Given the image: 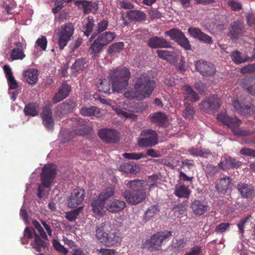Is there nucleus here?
<instances>
[{"label": "nucleus", "instance_id": "18", "mask_svg": "<svg viewBox=\"0 0 255 255\" xmlns=\"http://www.w3.org/2000/svg\"><path fill=\"white\" fill-rule=\"evenodd\" d=\"M245 32L243 22L237 20L233 22L230 27L229 35L233 40L240 38Z\"/></svg>", "mask_w": 255, "mask_h": 255}, {"label": "nucleus", "instance_id": "34", "mask_svg": "<svg viewBox=\"0 0 255 255\" xmlns=\"http://www.w3.org/2000/svg\"><path fill=\"white\" fill-rule=\"evenodd\" d=\"M145 13L140 10H129L127 12V16L131 20L140 21L145 18Z\"/></svg>", "mask_w": 255, "mask_h": 255}, {"label": "nucleus", "instance_id": "55", "mask_svg": "<svg viewBox=\"0 0 255 255\" xmlns=\"http://www.w3.org/2000/svg\"><path fill=\"white\" fill-rule=\"evenodd\" d=\"M79 214V210L78 209L71 211L66 213L65 217L70 221H75Z\"/></svg>", "mask_w": 255, "mask_h": 255}, {"label": "nucleus", "instance_id": "27", "mask_svg": "<svg viewBox=\"0 0 255 255\" xmlns=\"http://www.w3.org/2000/svg\"><path fill=\"white\" fill-rule=\"evenodd\" d=\"M95 26L94 19L92 17L89 16L82 22V31L84 34L88 37L92 34Z\"/></svg>", "mask_w": 255, "mask_h": 255}, {"label": "nucleus", "instance_id": "64", "mask_svg": "<svg viewBox=\"0 0 255 255\" xmlns=\"http://www.w3.org/2000/svg\"><path fill=\"white\" fill-rule=\"evenodd\" d=\"M149 17L151 19H159L161 17V13L157 9H153L149 12Z\"/></svg>", "mask_w": 255, "mask_h": 255}, {"label": "nucleus", "instance_id": "41", "mask_svg": "<svg viewBox=\"0 0 255 255\" xmlns=\"http://www.w3.org/2000/svg\"><path fill=\"white\" fill-rule=\"evenodd\" d=\"M157 56L161 59L167 61H170L174 59V52L166 50H157Z\"/></svg>", "mask_w": 255, "mask_h": 255}, {"label": "nucleus", "instance_id": "12", "mask_svg": "<svg viewBox=\"0 0 255 255\" xmlns=\"http://www.w3.org/2000/svg\"><path fill=\"white\" fill-rule=\"evenodd\" d=\"M98 134L105 143H116L119 141L120 133L113 128H103L99 129Z\"/></svg>", "mask_w": 255, "mask_h": 255}, {"label": "nucleus", "instance_id": "44", "mask_svg": "<svg viewBox=\"0 0 255 255\" xmlns=\"http://www.w3.org/2000/svg\"><path fill=\"white\" fill-rule=\"evenodd\" d=\"M219 168L217 166L213 165L208 163L204 168V171L207 178H211L214 176L219 171Z\"/></svg>", "mask_w": 255, "mask_h": 255}, {"label": "nucleus", "instance_id": "8", "mask_svg": "<svg viewBox=\"0 0 255 255\" xmlns=\"http://www.w3.org/2000/svg\"><path fill=\"white\" fill-rule=\"evenodd\" d=\"M172 236L171 231H164L153 234L142 244V248L150 252L159 251L161 249L163 242Z\"/></svg>", "mask_w": 255, "mask_h": 255}, {"label": "nucleus", "instance_id": "53", "mask_svg": "<svg viewBox=\"0 0 255 255\" xmlns=\"http://www.w3.org/2000/svg\"><path fill=\"white\" fill-rule=\"evenodd\" d=\"M227 4L234 11L240 10L242 8L241 3L235 0H229Z\"/></svg>", "mask_w": 255, "mask_h": 255}, {"label": "nucleus", "instance_id": "3", "mask_svg": "<svg viewBox=\"0 0 255 255\" xmlns=\"http://www.w3.org/2000/svg\"><path fill=\"white\" fill-rule=\"evenodd\" d=\"M131 76L129 70L126 67L117 68L111 70L109 74V80L111 82L114 92L121 93L128 85Z\"/></svg>", "mask_w": 255, "mask_h": 255}, {"label": "nucleus", "instance_id": "19", "mask_svg": "<svg viewBox=\"0 0 255 255\" xmlns=\"http://www.w3.org/2000/svg\"><path fill=\"white\" fill-rule=\"evenodd\" d=\"M188 32L194 38L206 44H212L213 41L211 36L204 33L197 27H190L188 28Z\"/></svg>", "mask_w": 255, "mask_h": 255}, {"label": "nucleus", "instance_id": "10", "mask_svg": "<svg viewBox=\"0 0 255 255\" xmlns=\"http://www.w3.org/2000/svg\"><path fill=\"white\" fill-rule=\"evenodd\" d=\"M74 26L71 22L66 23L61 26L58 34V44L60 50H63L72 37L74 32Z\"/></svg>", "mask_w": 255, "mask_h": 255}, {"label": "nucleus", "instance_id": "24", "mask_svg": "<svg viewBox=\"0 0 255 255\" xmlns=\"http://www.w3.org/2000/svg\"><path fill=\"white\" fill-rule=\"evenodd\" d=\"M70 91V86L66 83H63L53 97V103H57L65 99L69 95Z\"/></svg>", "mask_w": 255, "mask_h": 255}, {"label": "nucleus", "instance_id": "33", "mask_svg": "<svg viewBox=\"0 0 255 255\" xmlns=\"http://www.w3.org/2000/svg\"><path fill=\"white\" fill-rule=\"evenodd\" d=\"M140 135L147 138L152 146L158 143V135L155 130L150 129L142 130Z\"/></svg>", "mask_w": 255, "mask_h": 255}, {"label": "nucleus", "instance_id": "60", "mask_svg": "<svg viewBox=\"0 0 255 255\" xmlns=\"http://www.w3.org/2000/svg\"><path fill=\"white\" fill-rule=\"evenodd\" d=\"M36 234L34 229L33 228H30L28 227H26L24 231V237L26 239H31L32 236H34V235Z\"/></svg>", "mask_w": 255, "mask_h": 255}, {"label": "nucleus", "instance_id": "46", "mask_svg": "<svg viewBox=\"0 0 255 255\" xmlns=\"http://www.w3.org/2000/svg\"><path fill=\"white\" fill-rule=\"evenodd\" d=\"M124 158L128 159L133 160H138L142 158H146V155L142 152L135 153V152H130V153H124L123 154Z\"/></svg>", "mask_w": 255, "mask_h": 255}, {"label": "nucleus", "instance_id": "2", "mask_svg": "<svg viewBox=\"0 0 255 255\" xmlns=\"http://www.w3.org/2000/svg\"><path fill=\"white\" fill-rule=\"evenodd\" d=\"M143 180H127L126 185L129 189L122 192V196L131 205H136L143 202L146 198L145 188Z\"/></svg>", "mask_w": 255, "mask_h": 255}, {"label": "nucleus", "instance_id": "28", "mask_svg": "<svg viewBox=\"0 0 255 255\" xmlns=\"http://www.w3.org/2000/svg\"><path fill=\"white\" fill-rule=\"evenodd\" d=\"M76 5L81 4L83 8V12L86 14L92 12H95L98 9L97 3L87 0H77L75 2Z\"/></svg>", "mask_w": 255, "mask_h": 255}, {"label": "nucleus", "instance_id": "30", "mask_svg": "<svg viewBox=\"0 0 255 255\" xmlns=\"http://www.w3.org/2000/svg\"><path fill=\"white\" fill-rule=\"evenodd\" d=\"M88 61L86 58H80L77 59L71 66L72 74L76 76L78 73L82 71L87 66Z\"/></svg>", "mask_w": 255, "mask_h": 255}, {"label": "nucleus", "instance_id": "50", "mask_svg": "<svg viewBox=\"0 0 255 255\" xmlns=\"http://www.w3.org/2000/svg\"><path fill=\"white\" fill-rule=\"evenodd\" d=\"M54 248L59 252L61 253L64 255H66L68 253V250L62 245L59 241L54 239L52 241Z\"/></svg>", "mask_w": 255, "mask_h": 255}, {"label": "nucleus", "instance_id": "57", "mask_svg": "<svg viewBox=\"0 0 255 255\" xmlns=\"http://www.w3.org/2000/svg\"><path fill=\"white\" fill-rule=\"evenodd\" d=\"M240 153L245 156L255 157V150L249 148H243L241 149Z\"/></svg>", "mask_w": 255, "mask_h": 255}, {"label": "nucleus", "instance_id": "59", "mask_svg": "<svg viewBox=\"0 0 255 255\" xmlns=\"http://www.w3.org/2000/svg\"><path fill=\"white\" fill-rule=\"evenodd\" d=\"M201 253V247L195 246L192 248L189 252L186 253L184 255H200Z\"/></svg>", "mask_w": 255, "mask_h": 255}, {"label": "nucleus", "instance_id": "51", "mask_svg": "<svg viewBox=\"0 0 255 255\" xmlns=\"http://www.w3.org/2000/svg\"><path fill=\"white\" fill-rule=\"evenodd\" d=\"M35 44L40 47L42 50H45L47 45V40L45 36H41L40 38L37 39Z\"/></svg>", "mask_w": 255, "mask_h": 255}, {"label": "nucleus", "instance_id": "23", "mask_svg": "<svg viewBox=\"0 0 255 255\" xmlns=\"http://www.w3.org/2000/svg\"><path fill=\"white\" fill-rule=\"evenodd\" d=\"M240 165V161L229 156H224L222 158L221 161L218 164L219 168L223 170L238 168Z\"/></svg>", "mask_w": 255, "mask_h": 255}, {"label": "nucleus", "instance_id": "21", "mask_svg": "<svg viewBox=\"0 0 255 255\" xmlns=\"http://www.w3.org/2000/svg\"><path fill=\"white\" fill-rule=\"evenodd\" d=\"M234 110L242 115L254 113L255 111V107L252 104L245 105L241 103L237 99H234L232 101Z\"/></svg>", "mask_w": 255, "mask_h": 255}, {"label": "nucleus", "instance_id": "40", "mask_svg": "<svg viewBox=\"0 0 255 255\" xmlns=\"http://www.w3.org/2000/svg\"><path fill=\"white\" fill-rule=\"evenodd\" d=\"M231 57L233 61L237 64L249 61L250 59V57L237 50L232 52Z\"/></svg>", "mask_w": 255, "mask_h": 255}, {"label": "nucleus", "instance_id": "48", "mask_svg": "<svg viewBox=\"0 0 255 255\" xmlns=\"http://www.w3.org/2000/svg\"><path fill=\"white\" fill-rule=\"evenodd\" d=\"M185 109L184 111V117L186 118L191 119L195 113L194 108L188 103H185Z\"/></svg>", "mask_w": 255, "mask_h": 255}, {"label": "nucleus", "instance_id": "63", "mask_svg": "<svg viewBox=\"0 0 255 255\" xmlns=\"http://www.w3.org/2000/svg\"><path fill=\"white\" fill-rule=\"evenodd\" d=\"M7 81L9 89L14 90L18 87V84L13 76L7 79Z\"/></svg>", "mask_w": 255, "mask_h": 255}, {"label": "nucleus", "instance_id": "31", "mask_svg": "<svg viewBox=\"0 0 255 255\" xmlns=\"http://www.w3.org/2000/svg\"><path fill=\"white\" fill-rule=\"evenodd\" d=\"M38 71L36 69H30L23 73V76L26 82L30 85H34L37 83Z\"/></svg>", "mask_w": 255, "mask_h": 255}, {"label": "nucleus", "instance_id": "1", "mask_svg": "<svg viewBox=\"0 0 255 255\" xmlns=\"http://www.w3.org/2000/svg\"><path fill=\"white\" fill-rule=\"evenodd\" d=\"M114 193L115 189L113 187H109L103 190L91 204L93 212L100 215L104 208L111 213L119 212L124 210L126 207V203L124 201L118 199H115L113 201L110 200Z\"/></svg>", "mask_w": 255, "mask_h": 255}, {"label": "nucleus", "instance_id": "22", "mask_svg": "<svg viewBox=\"0 0 255 255\" xmlns=\"http://www.w3.org/2000/svg\"><path fill=\"white\" fill-rule=\"evenodd\" d=\"M232 179L229 176L224 177L218 179L215 185L217 192L222 194L227 193L228 190L232 187Z\"/></svg>", "mask_w": 255, "mask_h": 255}, {"label": "nucleus", "instance_id": "52", "mask_svg": "<svg viewBox=\"0 0 255 255\" xmlns=\"http://www.w3.org/2000/svg\"><path fill=\"white\" fill-rule=\"evenodd\" d=\"M193 177L188 176L184 172L182 171L179 172L178 184H182L185 182H189L191 183L192 181Z\"/></svg>", "mask_w": 255, "mask_h": 255}, {"label": "nucleus", "instance_id": "36", "mask_svg": "<svg viewBox=\"0 0 255 255\" xmlns=\"http://www.w3.org/2000/svg\"><path fill=\"white\" fill-rule=\"evenodd\" d=\"M183 90L185 92V98L189 99L193 102H195L199 100L200 97L198 94L195 92L189 85H185L182 87Z\"/></svg>", "mask_w": 255, "mask_h": 255}, {"label": "nucleus", "instance_id": "15", "mask_svg": "<svg viewBox=\"0 0 255 255\" xmlns=\"http://www.w3.org/2000/svg\"><path fill=\"white\" fill-rule=\"evenodd\" d=\"M51 107L52 105L50 102L47 101L45 103L42 112L41 113L42 123L46 129L49 130H53L54 125V120L52 118Z\"/></svg>", "mask_w": 255, "mask_h": 255}, {"label": "nucleus", "instance_id": "45", "mask_svg": "<svg viewBox=\"0 0 255 255\" xmlns=\"http://www.w3.org/2000/svg\"><path fill=\"white\" fill-rule=\"evenodd\" d=\"M158 212H159V208L157 205L150 206L145 213L144 219L146 221L149 220L151 218L153 217Z\"/></svg>", "mask_w": 255, "mask_h": 255}, {"label": "nucleus", "instance_id": "7", "mask_svg": "<svg viewBox=\"0 0 255 255\" xmlns=\"http://www.w3.org/2000/svg\"><path fill=\"white\" fill-rule=\"evenodd\" d=\"M117 37L115 32L106 31L100 33L89 48V52L95 58L103 48L114 40Z\"/></svg>", "mask_w": 255, "mask_h": 255}, {"label": "nucleus", "instance_id": "54", "mask_svg": "<svg viewBox=\"0 0 255 255\" xmlns=\"http://www.w3.org/2000/svg\"><path fill=\"white\" fill-rule=\"evenodd\" d=\"M230 224L229 223H223L217 225L215 228V232L219 233H222L229 230Z\"/></svg>", "mask_w": 255, "mask_h": 255}, {"label": "nucleus", "instance_id": "13", "mask_svg": "<svg viewBox=\"0 0 255 255\" xmlns=\"http://www.w3.org/2000/svg\"><path fill=\"white\" fill-rule=\"evenodd\" d=\"M195 68L197 71L205 77H214L217 72L216 67L213 63L202 60L196 62Z\"/></svg>", "mask_w": 255, "mask_h": 255}, {"label": "nucleus", "instance_id": "37", "mask_svg": "<svg viewBox=\"0 0 255 255\" xmlns=\"http://www.w3.org/2000/svg\"><path fill=\"white\" fill-rule=\"evenodd\" d=\"M118 169L123 172L133 174H135L138 172V167L130 163H124L118 167Z\"/></svg>", "mask_w": 255, "mask_h": 255}, {"label": "nucleus", "instance_id": "26", "mask_svg": "<svg viewBox=\"0 0 255 255\" xmlns=\"http://www.w3.org/2000/svg\"><path fill=\"white\" fill-rule=\"evenodd\" d=\"M75 107V103L72 101L63 102L57 107L56 114L60 117L63 114L71 112Z\"/></svg>", "mask_w": 255, "mask_h": 255}, {"label": "nucleus", "instance_id": "25", "mask_svg": "<svg viewBox=\"0 0 255 255\" xmlns=\"http://www.w3.org/2000/svg\"><path fill=\"white\" fill-rule=\"evenodd\" d=\"M191 193L188 186L183 183L177 184L174 188V194L179 198L188 199Z\"/></svg>", "mask_w": 255, "mask_h": 255}, {"label": "nucleus", "instance_id": "9", "mask_svg": "<svg viewBox=\"0 0 255 255\" xmlns=\"http://www.w3.org/2000/svg\"><path fill=\"white\" fill-rule=\"evenodd\" d=\"M96 237L101 243L107 247L116 245L121 241V237L117 232L113 230L106 232L103 226L97 228Z\"/></svg>", "mask_w": 255, "mask_h": 255}, {"label": "nucleus", "instance_id": "56", "mask_svg": "<svg viewBox=\"0 0 255 255\" xmlns=\"http://www.w3.org/2000/svg\"><path fill=\"white\" fill-rule=\"evenodd\" d=\"M241 72L242 74L250 73H255V63L249 64L246 66H244L241 69Z\"/></svg>", "mask_w": 255, "mask_h": 255}, {"label": "nucleus", "instance_id": "6", "mask_svg": "<svg viewBox=\"0 0 255 255\" xmlns=\"http://www.w3.org/2000/svg\"><path fill=\"white\" fill-rule=\"evenodd\" d=\"M217 119L219 122L222 123L224 126L230 128L236 135L246 136L250 134L248 130L240 128V126L241 121L236 117L229 116L226 112H221L217 116Z\"/></svg>", "mask_w": 255, "mask_h": 255}, {"label": "nucleus", "instance_id": "17", "mask_svg": "<svg viewBox=\"0 0 255 255\" xmlns=\"http://www.w3.org/2000/svg\"><path fill=\"white\" fill-rule=\"evenodd\" d=\"M84 198L85 191L83 189H74L71 192L70 196L68 198V206L71 208L77 207L83 202Z\"/></svg>", "mask_w": 255, "mask_h": 255}, {"label": "nucleus", "instance_id": "61", "mask_svg": "<svg viewBox=\"0 0 255 255\" xmlns=\"http://www.w3.org/2000/svg\"><path fill=\"white\" fill-rule=\"evenodd\" d=\"M82 42L83 39L81 37H78L74 42L70 44V48L72 51H75L81 46Z\"/></svg>", "mask_w": 255, "mask_h": 255}, {"label": "nucleus", "instance_id": "20", "mask_svg": "<svg viewBox=\"0 0 255 255\" xmlns=\"http://www.w3.org/2000/svg\"><path fill=\"white\" fill-rule=\"evenodd\" d=\"M148 45L152 48H170L172 47L170 41L159 36H153L150 38L148 40Z\"/></svg>", "mask_w": 255, "mask_h": 255}, {"label": "nucleus", "instance_id": "14", "mask_svg": "<svg viewBox=\"0 0 255 255\" xmlns=\"http://www.w3.org/2000/svg\"><path fill=\"white\" fill-rule=\"evenodd\" d=\"M221 105V100L217 96L213 95L203 100L200 107L205 112L211 113L217 111Z\"/></svg>", "mask_w": 255, "mask_h": 255}, {"label": "nucleus", "instance_id": "43", "mask_svg": "<svg viewBox=\"0 0 255 255\" xmlns=\"http://www.w3.org/2000/svg\"><path fill=\"white\" fill-rule=\"evenodd\" d=\"M98 109L95 106H84L81 109V114L84 116H95L96 113H98Z\"/></svg>", "mask_w": 255, "mask_h": 255}, {"label": "nucleus", "instance_id": "5", "mask_svg": "<svg viewBox=\"0 0 255 255\" xmlns=\"http://www.w3.org/2000/svg\"><path fill=\"white\" fill-rule=\"evenodd\" d=\"M56 174V167L54 165L48 164L43 167L40 174L41 185H39L37 188V196L39 198L43 197L44 188H50Z\"/></svg>", "mask_w": 255, "mask_h": 255}, {"label": "nucleus", "instance_id": "16", "mask_svg": "<svg viewBox=\"0 0 255 255\" xmlns=\"http://www.w3.org/2000/svg\"><path fill=\"white\" fill-rule=\"evenodd\" d=\"M236 188L242 198L251 200L255 198V186L253 184L240 182Z\"/></svg>", "mask_w": 255, "mask_h": 255}, {"label": "nucleus", "instance_id": "58", "mask_svg": "<svg viewBox=\"0 0 255 255\" xmlns=\"http://www.w3.org/2000/svg\"><path fill=\"white\" fill-rule=\"evenodd\" d=\"M119 5L121 8L125 9H130L134 8V4L131 2L126 0H123L119 2Z\"/></svg>", "mask_w": 255, "mask_h": 255}, {"label": "nucleus", "instance_id": "38", "mask_svg": "<svg viewBox=\"0 0 255 255\" xmlns=\"http://www.w3.org/2000/svg\"><path fill=\"white\" fill-rule=\"evenodd\" d=\"M39 107L35 103H30L26 105L24 109V113L26 116H35L38 114Z\"/></svg>", "mask_w": 255, "mask_h": 255}, {"label": "nucleus", "instance_id": "11", "mask_svg": "<svg viewBox=\"0 0 255 255\" xmlns=\"http://www.w3.org/2000/svg\"><path fill=\"white\" fill-rule=\"evenodd\" d=\"M165 34L176 42L185 50L188 51L191 49V45L188 39L181 30L173 28L165 31Z\"/></svg>", "mask_w": 255, "mask_h": 255}, {"label": "nucleus", "instance_id": "47", "mask_svg": "<svg viewBox=\"0 0 255 255\" xmlns=\"http://www.w3.org/2000/svg\"><path fill=\"white\" fill-rule=\"evenodd\" d=\"M25 57L23 50L13 48L10 54V58L12 60H22Z\"/></svg>", "mask_w": 255, "mask_h": 255}, {"label": "nucleus", "instance_id": "35", "mask_svg": "<svg viewBox=\"0 0 255 255\" xmlns=\"http://www.w3.org/2000/svg\"><path fill=\"white\" fill-rule=\"evenodd\" d=\"M31 245L37 252H40L42 249L47 248L49 244L47 242L41 239L38 235L35 234L34 236L33 243Z\"/></svg>", "mask_w": 255, "mask_h": 255}, {"label": "nucleus", "instance_id": "4", "mask_svg": "<svg viewBox=\"0 0 255 255\" xmlns=\"http://www.w3.org/2000/svg\"><path fill=\"white\" fill-rule=\"evenodd\" d=\"M156 84L146 73H143L135 78L134 90L140 96L141 99L149 97L153 91Z\"/></svg>", "mask_w": 255, "mask_h": 255}, {"label": "nucleus", "instance_id": "42", "mask_svg": "<svg viewBox=\"0 0 255 255\" xmlns=\"http://www.w3.org/2000/svg\"><path fill=\"white\" fill-rule=\"evenodd\" d=\"M124 47V44L122 42H116L110 45L108 49L109 53L115 54L121 52Z\"/></svg>", "mask_w": 255, "mask_h": 255}, {"label": "nucleus", "instance_id": "29", "mask_svg": "<svg viewBox=\"0 0 255 255\" xmlns=\"http://www.w3.org/2000/svg\"><path fill=\"white\" fill-rule=\"evenodd\" d=\"M191 208L196 215L200 216L208 210V206L202 202L195 200L192 203Z\"/></svg>", "mask_w": 255, "mask_h": 255}, {"label": "nucleus", "instance_id": "62", "mask_svg": "<svg viewBox=\"0 0 255 255\" xmlns=\"http://www.w3.org/2000/svg\"><path fill=\"white\" fill-rule=\"evenodd\" d=\"M187 241L188 240L184 238L176 240L175 247L178 250L182 249L185 247Z\"/></svg>", "mask_w": 255, "mask_h": 255}, {"label": "nucleus", "instance_id": "32", "mask_svg": "<svg viewBox=\"0 0 255 255\" xmlns=\"http://www.w3.org/2000/svg\"><path fill=\"white\" fill-rule=\"evenodd\" d=\"M151 121L159 127H163L168 119L167 116L162 112H156L150 115Z\"/></svg>", "mask_w": 255, "mask_h": 255}, {"label": "nucleus", "instance_id": "49", "mask_svg": "<svg viewBox=\"0 0 255 255\" xmlns=\"http://www.w3.org/2000/svg\"><path fill=\"white\" fill-rule=\"evenodd\" d=\"M108 21L103 19L97 23L95 30L99 34L101 33L108 28Z\"/></svg>", "mask_w": 255, "mask_h": 255}, {"label": "nucleus", "instance_id": "39", "mask_svg": "<svg viewBox=\"0 0 255 255\" xmlns=\"http://www.w3.org/2000/svg\"><path fill=\"white\" fill-rule=\"evenodd\" d=\"M190 154L195 156H201L206 158L209 155H212V152L209 149H200L198 148L192 147L188 149Z\"/></svg>", "mask_w": 255, "mask_h": 255}]
</instances>
